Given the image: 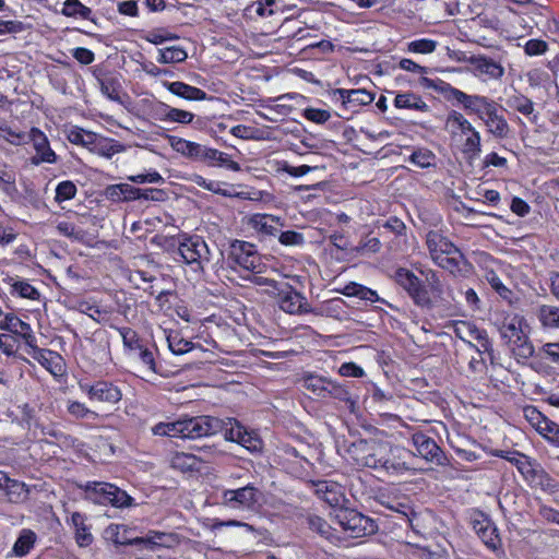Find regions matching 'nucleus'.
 <instances>
[{
  "instance_id": "e433bc0d",
  "label": "nucleus",
  "mask_w": 559,
  "mask_h": 559,
  "mask_svg": "<svg viewBox=\"0 0 559 559\" xmlns=\"http://www.w3.org/2000/svg\"><path fill=\"white\" fill-rule=\"evenodd\" d=\"M455 336L465 342L469 347H475L473 341L478 342L476 333H486L485 330L478 329L474 323L460 321L454 325Z\"/></svg>"
},
{
  "instance_id": "cd10ccee",
  "label": "nucleus",
  "mask_w": 559,
  "mask_h": 559,
  "mask_svg": "<svg viewBox=\"0 0 559 559\" xmlns=\"http://www.w3.org/2000/svg\"><path fill=\"white\" fill-rule=\"evenodd\" d=\"M518 361L526 360L534 355V346L527 334L523 332L507 343Z\"/></svg>"
},
{
  "instance_id": "79ce46f5",
  "label": "nucleus",
  "mask_w": 559,
  "mask_h": 559,
  "mask_svg": "<svg viewBox=\"0 0 559 559\" xmlns=\"http://www.w3.org/2000/svg\"><path fill=\"white\" fill-rule=\"evenodd\" d=\"M61 13L68 17L79 16L84 20H90L92 10L84 5L80 0H66Z\"/></svg>"
},
{
  "instance_id": "a878e982",
  "label": "nucleus",
  "mask_w": 559,
  "mask_h": 559,
  "mask_svg": "<svg viewBox=\"0 0 559 559\" xmlns=\"http://www.w3.org/2000/svg\"><path fill=\"white\" fill-rule=\"evenodd\" d=\"M176 542L171 533L152 531L145 537H136L131 543L143 544L145 548L153 550L155 547H170Z\"/></svg>"
},
{
  "instance_id": "13d9d810",
  "label": "nucleus",
  "mask_w": 559,
  "mask_h": 559,
  "mask_svg": "<svg viewBox=\"0 0 559 559\" xmlns=\"http://www.w3.org/2000/svg\"><path fill=\"white\" fill-rule=\"evenodd\" d=\"M437 41L428 38L413 40L407 44V51L414 53L428 55L432 53L437 48Z\"/></svg>"
},
{
  "instance_id": "58836bf2",
  "label": "nucleus",
  "mask_w": 559,
  "mask_h": 559,
  "mask_svg": "<svg viewBox=\"0 0 559 559\" xmlns=\"http://www.w3.org/2000/svg\"><path fill=\"white\" fill-rule=\"evenodd\" d=\"M492 455L502 457L508 462L512 463L516 466L521 474H526L531 472V463L527 460V456L518 452V451H503V450H495Z\"/></svg>"
},
{
  "instance_id": "c756f323",
  "label": "nucleus",
  "mask_w": 559,
  "mask_h": 559,
  "mask_svg": "<svg viewBox=\"0 0 559 559\" xmlns=\"http://www.w3.org/2000/svg\"><path fill=\"white\" fill-rule=\"evenodd\" d=\"M157 117L162 121L178 122L181 124L191 123L194 115L190 111L170 107L163 104L157 111Z\"/></svg>"
},
{
  "instance_id": "1a4fd4ad",
  "label": "nucleus",
  "mask_w": 559,
  "mask_h": 559,
  "mask_svg": "<svg viewBox=\"0 0 559 559\" xmlns=\"http://www.w3.org/2000/svg\"><path fill=\"white\" fill-rule=\"evenodd\" d=\"M421 274L426 280L425 286L428 288L430 301L428 305H421V308L447 307L454 301L453 290L443 284L436 271L427 269L421 271Z\"/></svg>"
},
{
  "instance_id": "680f3d73",
  "label": "nucleus",
  "mask_w": 559,
  "mask_h": 559,
  "mask_svg": "<svg viewBox=\"0 0 559 559\" xmlns=\"http://www.w3.org/2000/svg\"><path fill=\"white\" fill-rule=\"evenodd\" d=\"M308 526L311 531L317 532L321 536L329 538L331 535V526L325 520L318 515H309L307 518Z\"/></svg>"
},
{
  "instance_id": "bb28decb",
  "label": "nucleus",
  "mask_w": 559,
  "mask_h": 559,
  "mask_svg": "<svg viewBox=\"0 0 559 559\" xmlns=\"http://www.w3.org/2000/svg\"><path fill=\"white\" fill-rule=\"evenodd\" d=\"M139 188L128 183L111 185L105 190L106 198L112 202L139 200Z\"/></svg>"
},
{
  "instance_id": "6ab92c4d",
  "label": "nucleus",
  "mask_w": 559,
  "mask_h": 559,
  "mask_svg": "<svg viewBox=\"0 0 559 559\" xmlns=\"http://www.w3.org/2000/svg\"><path fill=\"white\" fill-rule=\"evenodd\" d=\"M27 141L33 143L34 150L36 151V155L31 158L32 164L56 163L57 156L50 148L48 139L43 131L38 128H32L27 135Z\"/></svg>"
},
{
  "instance_id": "ea45409f",
  "label": "nucleus",
  "mask_w": 559,
  "mask_h": 559,
  "mask_svg": "<svg viewBox=\"0 0 559 559\" xmlns=\"http://www.w3.org/2000/svg\"><path fill=\"white\" fill-rule=\"evenodd\" d=\"M116 330L122 338L123 347L128 355H134L138 349H141L143 343L134 330L128 326L116 328Z\"/></svg>"
},
{
  "instance_id": "49530a36",
  "label": "nucleus",
  "mask_w": 559,
  "mask_h": 559,
  "mask_svg": "<svg viewBox=\"0 0 559 559\" xmlns=\"http://www.w3.org/2000/svg\"><path fill=\"white\" fill-rule=\"evenodd\" d=\"M133 356L139 358L148 372L164 376L163 371L157 367L154 350L142 345L141 349H138Z\"/></svg>"
},
{
  "instance_id": "5701e85b",
  "label": "nucleus",
  "mask_w": 559,
  "mask_h": 559,
  "mask_svg": "<svg viewBox=\"0 0 559 559\" xmlns=\"http://www.w3.org/2000/svg\"><path fill=\"white\" fill-rule=\"evenodd\" d=\"M163 85L174 95L188 100H203L206 98V93L203 90L191 86L183 82L164 81Z\"/></svg>"
},
{
  "instance_id": "0eeeda50",
  "label": "nucleus",
  "mask_w": 559,
  "mask_h": 559,
  "mask_svg": "<svg viewBox=\"0 0 559 559\" xmlns=\"http://www.w3.org/2000/svg\"><path fill=\"white\" fill-rule=\"evenodd\" d=\"M228 259L243 270L254 274L261 273L264 266L255 246L248 241L234 240L230 245Z\"/></svg>"
},
{
  "instance_id": "473e14b6",
  "label": "nucleus",
  "mask_w": 559,
  "mask_h": 559,
  "mask_svg": "<svg viewBox=\"0 0 559 559\" xmlns=\"http://www.w3.org/2000/svg\"><path fill=\"white\" fill-rule=\"evenodd\" d=\"M71 524L75 528V540L79 546L86 547L92 544L93 536L85 524V516L80 512L71 514Z\"/></svg>"
},
{
  "instance_id": "052dcab7",
  "label": "nucleus",
  "mask_w": 559,
  "mask_h": 559,
  "mask_svg": "<svg viewBox=\"0 0 559 559\" xmlns=\"http://www.w3.org/2000/svg\"><path fill=\"white\" fill-rule=\"evenodd\" d=\"M325 397H333L342 402H348L350 400L349 392L342 384H338L331 379L326 383V391L324 394Z\"/></svg>"
},
{
  "instance_id": "f704fd0d",
  "label": "nucleus",
  "mask_w": 559,
  "mask_h": 559,
  "mask_svg": "<svg viewBox=\"0 0 559 559\" xmlns=\"http://www.w3.org/2000/svg\"><path fill=\"white\" fill-rule=\"evenodd\" d=\"M342 294L348 297H357L361 300H367L371 302L382 301V299L378 296L376 290L355 282L348 283L343 288Z\"/></svg>"
},
{
  "instance_id": "bf43d9fd",
  "label": "nucleus",
  "mask_w": 559,
  "mask_h": 559,
  "mask_svg": "<svg viewBox=\"0 0 559 559\" xmlns=\"http://www.w3.org/2000/svg\"><path fill=\"white\" fill-rule=\"evenodd\" d=\"M75 194L76 186L70 180H64L57 186L55 200L58 203H61L63 201L73 199Z\"/></svg>"
},
{
  "instance_id": "ddd939ff",
  "label": "nucleus",
  "mask_w": 559,
  "mask_h": 559,
  "mask_svg": "<svg viewBox=\"0 0 559 559\" xmlns=\"http://www.w3.org/2000/svg\"><path fill=\"white\" fill-rule=\"evenodd\" d=\"M412 442L416 448L419 456L428 462L436 463L440 466H445L449 460L442 449L436 441L423 432H416L412 436Z\"/></svg>"
},
{
  "instance_id": "774afa93",
  "label": "nucleus",
  "mask_w": 559,
  "mask_h": 559,
  "mask_svg": "<svg viewBox=\"0 0 559 559\" xmlns=\"http://www.w3.org/2000/svg\"><path fill=\"white\" fill-rule=\"evenodd\" d=\"M524 416L527 421L538 431L547 419L536 407L526 406L524 409Z\"/></svg>"
},
{
  "instance_id": "393cba45",
  "label": "nucleus",
  "mask_w": 559,
  "mask_h": 559,
  "mask_svg": "<svg viewBox=\"0 0 559 559\" xmlns=\"http://www.w3.org/2000/svg\"><path fill=\"white\" fill-rule=\"evenodd\" d=\"M317 492L322 493V499L333 507V511L338 508H344L343 502L345 501V497L340 485L320 481L317 485Z\"/></svg>"
},
{
  "instance_id": "69168bd1",
  "label": "nucleus",
  "mask_w": 559,
  "mask_h": 559,
  "mask_svg": "<svg viewBox=\"0 0 559 559\" xmlns=\"http://www.w3.org/2000/svg\"><path fill=\"white\" fill-rule=\"evenodd\" d=\"M489 285L503 298L510 300L512 292L504 286L500 277L495 272H489L486 275Z\"/></svg>"
},
{
  "instance_id": "423d86ee",
  "label": "nucleus",
  "mask_w": 559,
  "mask_h": 559,
  "mask_svg": "<svg viewBox=\"0 0 559 559\" xmlns=\"http://www.w3.org/2000/svg\"><path fill=\"white\" fill-rule=\"evenodd\" d=\"M178 251L187 264L195 265V270H202L211 261V249L198 235L185 237Z\"/></svg>"
},
{
  "instance_id": "72a5a7b5",
  "label": "nucleus",
  "mask_w": 559,
  "mask_h": 559,
  "mask_svg": "<svg viewBox=\"0 0 559 559\" xmlns=\"http://www.w3.org/2000/svg\"><path fill=\"white\" fill-rule=\"evenodd\" d=\"M97 82L103 95L116 103H123L120 96L122 87L118 76L97 78Z\"/></svg>"
},
{
  "instance_id": "412c9836",
  "label": "nucleus",
  "mask_w": 559,
  "mask_h": 559,
  "mask_svg": "<svg viewBox=\"0 0 559 559\" xmlns=\"http://www.w3.org/2000/svg\"><path fill=\"white\" fill-rule=\"evenodd\" d=\"M334 96H338L337 99L342 102L344 108L347 107H359L369 105L374 99V94L368 92L365 88L357 90H345L336 88L333 91Z\"/></svg>"
},
{
  "instance_id": "39448f33",
  "label": "nucleus",
  "mask_w": 559,
  "mask_h": 559,
  "mask_svg": "<svg viewBox=\"0 0 559 559\" xmlns=\"http://www.w3.org/2000/svg\"><path fill=\"white\" fill-rule=\"evenodd\" d=\"M445 123L448 128H451L453 133L460 131L464 136H466L463 145V153L471 159L477 158L481 153L480 133L464 117V115L456 110H452L449 112Z\"/></svg>"
},
{
  "instance_id": "dca6fc26",
  "label": "nucleus",
  "mask_w": 559,
  "mask_h": 559,
  "mask_svg": "<svg viewBox=\"0 0 559 559\" xmlns=\"http://www.w3.org/2000/svg\"><path fill=\"white\" fill-rule=\"evenodd\" d=\"M80 388L92 401L116 404L122 397L120 389L107 381H97L94 384L80 383Z\"/></svg>"
},
{
  "instance_id": "603ef678",
  "label": "nucleus",
  "mask_w": 559,
  "mask_h": 559,
  "mask_svg": "<svg viewBox=\"0 0 559 559\" xmlns=\"http://www.w3.org/2000/svg\"><path fill=\"white\" fill-rule=\"evenodd\" d=\"M170 464L176 469L188 472L197 468L198 460L193 454L177 452L173 455Z\"/></svg>"
},
{
  "instance_id": "5fc2aeb1",
  "label": "nucleus",
  "mask_w": 559,
  "mask_h": 559,
  "mask_svg": "<svg viewBox=\"0 0 559 559\" xmlns=\"http://www.w3.org/2000/svg\"><path fill=\"white\" fill-rule=\"evenodd\" d=\"M508 105L524 116H531L534 112L533 102L524 95H513L508 99Z\"/></svg>"
},
{
  "instance_id": "20e7f679",
  "label": "nucleus",
  "mask_w": 559,
  "mask_h": 559,
  "mask_svg": "<svg viewBox=\"0 0 559 559\" xmlns=\"http://www.w3.org/2000/svg\"><path fill=\"white\" fill-rule=\"evenodd\" d=\"M333 520L353 538L364 537L377 531L376 522L350 508H338L331 513Z\"/></svg>"
},
{
  "instance_id": "a211bd4d",
  "label": "nucleus",
  "mask_w": 559,
  "mask_h": 559,
  "mask_svg": "<svg viewBox=\"0 0 559 559\" xmlns=\"http://www.w3.org/2000/svg\"><path fill=\"white\" fill-rule=\"evenodd\" d=\"M169 143L177 153L194 160L203 162L206 165H209V158H211L210 153L214 155L211 147L181 138L171 136Z\"/></svg>"
},
{
  "instance_id": "8fccbe9b",
  "label": "nucleus",
  "mask_w": 559,
  "mask_h": 559,
  "mask_svg": "<svg viewBox=\"0 0 559 559\" xmlns=\"http://www.w3.org/2000/svg\"><path fill=\"white\" fill-rule=\"evenodd\" d=\"M168 347L175 355H183L194 348V344L185 340L179 333H170L167 336Z\"/></svg>"
},
{
  "instance_id": "864d4df0",
  "label": "nucleus",
  "mask_w": 559,
  "mask_h": 559,
  "mask_svg": "<svg viewBox=\"0 0 559 559\" xmlns=\"http://www.w3.org/2000/svg\"><path fill=\"white\" fill-rule=\"evenodd\" d=\"M224 427L222 431L228 441L237 442L240 440L241 435L245 433V427L234 418L223 419Z\"/></svg>"
},
{
  "instance_id": "de8ad7c7",
  "label": "nucleus",
  "mask_w": 559,
  "mask_h": 559,
  "mask_svg": "<svg viewBox=\"0 0 559 559\" xmlns=\"http://www.w3.org/2000/svg\"><path fill=\"white\" fill-rule=\"evenodd\" d=\"M155 436H167L171 438H182L181 419L171 423H158L152 428Z\"/></svg>"
},
{
  "instance_id": "6e6552de",
  "label": "nucleus",
  "mask_w": 559,
  "mask_h": 559,
  "mask_svg": "<svg viewBox=\"0 0 559 559\" xmlns=\"http://www.w3.org/2000/svg\"><path fill=\"white\" fill-rule=\"evenodd\" d=\"M182 438L198 439L218 433L224 427L223 419L213 416H197L181 419Z\"/></svg>"
},
{
  "instance_id": "4be33fe9",
  "label": "nucleus",
  "mask_w": 559,
  "mask_h": 559,
  "mask_svg": "<svg viewBox=\"0 0 559 559\" xmlns=\"http://www.w3.org/2000/svg\"><path fill=\"white\" fill-rule=\"evenodd\" d=\"M311 313L321 317H329L336 320H345L348 317L346 302L342 298H333L323 302L319 308L312 309Z\"/></svg>"
},
{
  "instance_id": "c03bdc74",
  "label": "nucleus",
  "mask_w": 559,
  "mask_h": 559,
  "mask_svg": "<svg viewBox=\"0 0 559 559\" xmlns=\"http://www.w3.org/2000/svg\"><path fill=\"white\" fill-rule=\"evenodd\" d=\"M36 540V535L31 530H23L13 545L12 551L22 557L29 552Z\"/></svg>"
},
{
  "instance_id": "3c124183",
  "label": "nucleus",
  "mask_w": 559,
  "mask_h": 559,
  "mask_svg": "<svg viewBox=\"0 0 559 559\" xmlns=\"http://www.w3.org/2000/svg\"><path fill=\"white\" fill-rule=\"evenodd\" d=\"M329 379L321 376L310 374L304 378V386L317 397L324 399Z\"/></svg>"
},
{
  "instance_id": "0e129e2a",
  "label": "nucleus",
  "mask_w": 559,
  "mask_h": 559,
  "mask_svg": "<svg viewBox=\"0 0 559 559\" xmlns=\"http://www.w3.org/2000/svg\"><path fill=\"white\" fill-rule=\"evenodd\" d=\"M238 444L250 452H257L262 448L261 439L254 432L248 431L246 428L245 433L241 435V438L238 441Z\"/></svg>"
},
{
  "instance_id": "2eb2a0df",
  "label": "nucleus",
  "mask_w": 559,
  "mask_h": 559,
  "mask_svg": "<svg viewBox=\"0 0 559 559\" xmlns=\"http://www.w3.org/2000/svg\"><path fill=\"white\" fill-rule=\"evenodd\" d=\"M277 301L280 308L289 314H304L312 311L307 298L289 285L278 292Z\"/></svg>"
},
{
  "instance_id": "f8f14e48",
  "label": "nucleus",
  "mask_w": 559,
  "mask_h": 559,
  "mask_svg": "<svg viewBox=\"0 0 559 559\" xmlns=\"http://www.w3.org/2000/svg\"><path fill=\"white\" fill-rule=\"evenodd\" d=\"M414 455L409 450L389 443L386 454L382 462L381 468L389 474L401 475L405 472L413 471L408 460Z\"/></svg>"
},
{
  "instance_id": "9d476101",
  "label": "nucleus",
  "mask_w": 559,
  "mask_h": 559,
  "mask_svg": "<svg viewBox=\"0 0 559 559\" xmlns=\"http://www.w3.org/2000/svg\"><path fill=\"white\" fill-rule=\"evenodd\" d=\"M261 491L247 485L238 489H227L222 493L223 506L234 510H252L258 504Z\"/></svg>"
},
{
  "instance_id": "4468645a",
  "label": "nucleus",
  "mask_w": 559,
  "mask_h": 559,
  "mask_svg": "<svg viewBox=\"0 0 559 559\" xmlns=\"http://www.w3.org/2000/svg\"><path fill=\"white\" fill-rule=\"evenodd\" d=\"M474 532L483 543L491 550L501 546L498 528L495 523L483 512H475L471 519Z\"/></svg>"
},
{
  "instance_id": "b1692460",
  "label": "nucleus",
  "mask_w": 559,
  "mask_h": 559,
  "mask_svg": "<svg viewBox=\"0 0 559 559\" xmlns=\"http://www.w3.org/2000/svg\"><path fill=\"white\" fill-rule=\"evenodd\" d=\"M32 357L51 374L57 376L61 373L62 357L58 353L51 349L40 348L39 350H35Z\"/></svg>"
},
{
  "instance_id": "a19ab883",
  "label": "nucleus",
  "mask_w": 559,
  "mask_h": 559,
  "mask_svg": "<svg viewBox=\"0 0 559 559\" xmlns=\"http://www.w3.org/2000/svg\"><path fill=\"white\" fill-rule=\"evenodd\" d=\"M537 318L544 328H559V307L543 305L537 311Z\"/></svg>"
},
{
  "instance_id": "37998d69",
  "label": "nucleus",
  "mask_w": 559,
  "mask_h": 559,
  "mask_svg": "<svg viewBox=\"0 0 559 559\" xmlns=\"http://www.w3.org/2000/svg\"><path fill=\"white\" fill-rule=\"evenodd\" d=\"M15 181L16 174L14 169L0 163V189L8 195H13L17 192Z\"/></svg>"
},
{
  "instance_id": "f3484780",
  "label": "nucleus",
  "mask_w": 559,
  "mask_h": 559,
  "mask_svg": "<svg viewBox=\"0 0 559 559\" xmlns=\"http://www.w3.org/2000/svg\"><path fill=\"white\" fill-rule=\"evenodd\" d=\"M463 60L472 66V71L476 76H486L489 80H501L504 75V68L489 57L473 55L465 57Z\"/></svg>"
},
{
  "instance_id": "9b49d317",
  "label": "nucleus",
  "mask_w": 559,
  "mask_h": 559,
  "mask_svg": "<svg viewBox=\"0 0 559 559\" xmlns=\"http://www.w3.org/2000/svg\"><path fill=\"white\" fill-rule=\"evenodd\" d=\"M394 278L396 283L407 292L415 305L421 307V305H428L430 302L428 288H426L413 272L400 267L395 271Z\"/></svg>"
},
{
  "instance_id": "09e8293b",
  "label": "nucleus",
  "mask_w": 559,
  "mask_h": 559,
  "mask_svg": "<svg viewBox=\"0 0 559 559\" xmlns=\"http://www.w3.org/2000/svg\"><path fill=\"white\" fill-rule=\"evenodd\" d=\"M5 282H8L13 288V292L22 298L31 300H37L39 298V292L27 282L14 281L13 277H8Z\"/></svg>"
},
{
  "instance_id": "7c9ffc66",
  "label": "nucleus",
  "mask_w": 559,
  "mask_h": 559,
  "mask_svg": "<svg viewBox=\"0 0 559 559\" xmlns=\"http://www.w3.org/2000/svg\"><path fill=\"white\" fill-rule=\"evenodd\" d=\"M252 226L265 235L275 236L277 226H282L281 218L270 214H257L251 218Z\"/></svg>"
},
{
  "instance_id": "f257e3e1",
  "label": "nucleus",
  "mask_w": 559,
  "mask_h": 559,
  "mask_svg": "<svg viewBox=\"0 0 559 559\" xmlns=\"http://www.w3.org/2000/svg\"><path fill=\"white\" fill-rule=\"evenodd\" d=\"M421 84L441 93L448 100H455L468 112L476 115L485 124L486 130L495 139H507L511 132L507 119L499 112V105L491 98L478 94H466L451 84L428 78L421 79Z\"/></svg>"
},
{
  "instance_id": "e2e57ef3",
  "label": "nucleus",
  "mask_w": 559,
  "mask_h": 559,
  "mask_svg": "<svg viewBox=\"0 0 559 559\" xmlns=\"http://www.w3.org/2000/svg\"><path fill=\"white\" fill-rule=\"evenodd\" d=\"M524 52L530 57L545 55L548 50V44L543 39L533 38L523 45Z\"/></svg>"
},
{
  "instance_id": "2f4dec72",
  "label": "nucleus",
  "mask_w": 559,
  "mask_h": 559,
  "mask_svg": "<svg viewBox=\"0 0 559 559\" xmlns=\"http://www.w3.org/2000/svg\"><path fill=\"white\" fill-rule=\"evenodd\" d=\"M394 106L400 109H414L421 112L429 110V106L420 96L409 92L397 94L394 98Z\"/></svg>"
},
{
  "instance_id": "f03ea898",
  "label": "nucleus",
  "mask_w": 559,
  "mask_h": 559,
  "mask_svg": "<svg viewBox=\"0 0 559 559\" xmlns=\"http://www.w3.org/2000/svg\"><path fill=\"white\" fill-rule=\"evenodd\" d=\"M84 490L85 499L97 504H111L116 508L132 506L133 499L117 486L104 481H86L79 485Z\"/></svg>"
},
{
  "instance_id": "338daca9",
  "label": "nucleus",
  "mask_w": 559,
  "mask_h": 559,
  "mask_svg": "<svg viewBox=\"0 0 559 559\" xmlns=\"http://www.w3.org/2000/svg\"><path fill=\"white\" fill-rule=\"evenodd\" d=\"M435 155L428 150L415 151L411 156L409 160L420 168H428L432 165Z\"/></svg>"
},
{
  "instance_id": "4c0bfd02",
  "label": "nucleus",
  "mask_w": 559,
  "mask_h": 559,
  "mask_svg": "<svg viewBox=\"0 0 559 559\" xmlns=\"http://www.w3.org/2000/svg\"><path fill=\"white\" fill-rule=\"evenodd\" d=\"M524 318L520 316H513L511 318L506 319V321L499 328L500 335L506 341V343H508L513 337H516L524 332Z\"/></svg>"
},
{
  "instance_id": "a18cd8bd",
  "label": "nucleus",
  "mask_w": 559,
  "mask_h": 559,
  "mask_svg": "<svg viewBox=\"0 0 559 559\" xmlns=\"http://www.w3.org/2000/svg\"><path fill=\"white\" fill-rule=\"evenodd\" d=\"M187 57L188 53L185 49L178 46H171L164 49H158L157 61L159 63H178L183 62Z\"/></svg>"
},
{
  "instance_id": "7ed1b4c3",
  "label": "nucleus",
  "mask_w": 559,
  "mask_h": 559,
  "mask_svg": "<svg viewBox=\"0 0 559 559\" xmlns=\"http://www.w3.org/2000/svg\"><path fill=\"white\" fill-rule=\"evenodd\" d=\"M389 443L377 439H358L348 447V453L358 465L380 469Z\"/></svg>"
},
{
  "instance_id": "aec40b11",
  "label": "nucleus",
  "mask_w": 559,
  "mask_h": 559,
  "mask_svg": "<svg viewBox=\"0 0 559 559\" xmlns=\"http://www.w3.org/2000/svg\"><path fill=\"white\" fill-rule=\"evenodd\" d=\"M426 246L431 260L438 261L442 255L456 252V246L438 230H430L426 236Z\"/></svg>"
},
{
  "instance_id": "c9c22d12",
  "label": "nucleus",
  "mask_w": 559,
  "mask_h": 559,
  "mask_svg": "<svg viewBox=\"0 0 559 559\" xmlns=\"http://www.w3.org/2000/svg\"><path fill=\"white\" fill-rule=\"evenodd\" d=\"M126 146L112 139H96L92 151L103 157L111 158L115 154L124 152Z\"/></svg>"
},
{
  "instance_id": "c85d7f7f",
  "label": "nucleus",
  "mask_w": 559,
  "mask_h": 559,
  "mask_svg": "<svg viewBox=\"0 0 559 559\" xmlns=\"http://www.w3.org/2000/svg\"><path fill=\"white\" fill-rule=\"evenodd\" d=\"M435 263L453 275L462 274L467 266V262L459 248H456L455 253L442 255Z\"/></svg>"
},
{
  "instance_id": "4d7b16f0",
  "label": "nucleus",
  "mask_w": 559,
  "mask_h": 559,
  "mask_svg": "<svg viewBox=\"0 0 559 559\" xmlns=\"http://www.w3.org/2000/svg\"><path fill=\"white\" fill-rule=\"evenodd\" d=\"M212 153H214V155L210 153L211 158H209V166L219 165L226 166L228 169H231L234 171L240 170L239 164L237 162L229 159L228 154L221 152L216 148H212Z\"/></svg>"
},
{
  "instance_id": "6e6d98bb",
  "label": "nucleus",
  "mask_w": 559,
  "mask_h": 559,
  "mask_svg": "<svg viewBox=\"0 0 559 559\" xmlns=\"http://www.w3.org/2000/svg\"><path fill=\"white\" fill-rule=\"evenodd\" d=\"M29 326L31 325L28 323L22 321L13 313H8L4 317V320L2 321V323L0 324V328L2 330H8L10 332H13V333L20 334V335L22 332L29 330Z\"/></svg>"
}]
</instances>
